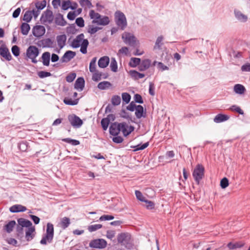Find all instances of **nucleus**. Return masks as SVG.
<instances>
[{
    "instance_id": "nucleus-33",
    "label": "nucleus",
    "mask_w": 250,
    "mask_h": 250,
    "mask_svg": "<svg viewBox=\"0 0 250 250\" xmlns=\"http://www.w3.org/2000/svg\"><path fill=\"white\" fill-rule=\"evenodd\" d=\"M21 28V33L23 35H27L30 29V27L27 23H22Z\"/></svg>"
},
{
    "instance_id": "nucleus-8",
    "label": "nucleus",
    "mask_w": 250,
    "mask_h": 250,
    "mask_svg": "<svg viewBox=\"0 0 250 250\" xmlns=\"http://www.w3.org/2000/svg\"><path fill=\"white\" fill-rule=\"evenodd\" d=\"M115 20L116 24L123 30L127 25V21L125 14L120 11H117L115 13Z\"/></svg>"
},
{
    "instance_id": "nucleus-20",
    "label": "nucleus",
    "mask_w": 250,
    "mask_h": 250,
    "mask_svg": "<svg viewBox=\"0 0 250 250\" xmlns=\"http://www.w3.org/2000/svg\"><path fill=\"white\" fill-rule=\"evenodd\" d=\"M84 80L83 77L78 78L74 84L75 89L82 91L84 86Z\"/></svg>"
},
{
    "instance_id": "nucleus-40",
    "label": "nucleus",
    "mask_w": 250,
    "mask_h": 250,
    "mask_svg": "<svg viewBox=\"0 0 250 250\" xmlns=\"http://www.w3.org/2000/svg\"><path fill=\"white\" fill-rule=\"evenodd\" d=\"M62 141L64 142L70 144L73 146H77L80 144V142L76 140H73L69 138L62 139Z\"/></svg>"
},
{
    "instance_id": "nucleus-4",
    "label": "nucleus",
    "mask_w": 250,
    "mask_h": 250,
    "mask_svg": "<svg viewBox=\"0 0 250 250\" xmlns=\"http://www.w3.org/2000/svg\"><path fill=\"white\" fill-rule=\"evenodd\" d=\"M89 17L92 19V23L99 25L105 26L109 24L110 21L107 16H102L98 13H96L93 10L89 11Z\"/></svg>"
},
{
    "instance_id": "nucleus-15",
    "label": "nucleus",
    "mask_w": 250,
    "mask_h": 250,
    "mask_svg": "<svg viewBox=\"0 0 250 250\" xmlns=\"http://www.w3.org/2000/svg\"><path fill=\"white\" fill-rule=\"evenodd\" d=\"M84 38V35L83 33H81L78 35L72 41L71 45V46L74 48L79 47L81 45V43L83 41L85 40Z\"/></svg>"
},
{
    "instance_id": "nucleus-11",
    "label": "nucleus",
    "mask_w": 250,
    "mask_h": 250,
    "mask_svg": "<svg viewBox=\"0 0 250 250\" xmlns=\"http://www.w3.org/2000/svg\"><path fill=\"white\" fill-rule=\"evenodd\" d=\"M89 245L91 248L102 249L106 247L107 242L103 239H96L91 241Z\"/></svg>"
},
{
    "instance_id": "nucleus-13",
    "label": "nucleus",
    "mask_w": 250,
    "mask_h": 250,
    "mask_svg": "<svg viewBox=\"0 0 250 250\" xmlns=\"http://www.w3.org/2000/svg\"><path fill=\"white\" fill-rule=\"evenodd\" d=\"M122 124H123V122L112 123L109 127V133L113 136H117L121 131L122 132Z\"/></svg>"
},
{
    "instance_id": "nucleus-56",
    "label": "nucleus",
    "mask_w": 250,
    "mask_h": 250,
    "mask_svg": "<svg viewBox=\"0 0 250 250\" xmlns=\"http://www.w3.org/2000/svg\"><path fill=\"white\" fill-rule=\"evenodd\" d=\"M76 77L75 73H70L66 77V81L68 83L72 82Z\"/></svg>"
},
{
    "instance_id": "nucleus-26",
    "label": "nucleus",
    "mask_w": 250,
    "mask_h": 250,
    "mask_svg": "<svg viewBox=\"0 0 250 250\" xmlns=\"http://www.w3.org/2000/svg\"><path fill=\"white\" fill-rule=\"evenodd\" d=\"M26 210V208L21 205H13L10 208V211L12 212H18L24 211Z\"/></svg>"
},
{
    "instance_id": "nucleus-32",
    "label": "nucleus",
    "mask_w": 250,
    "mask_h": 250,
    "mask_svg": "<svg viewBox=\"0 0 250 250\" xmlns=\"http://www.w3.org/2000/svg\"><path fill=\"white\" fill-rule=\"evenodd\" d=\"M235 16V17L237 20L239 21H240L243 22H245L247 21L248 17L247 16L244 15L242 14L241 12L238 11H234Z\"/></svg>"
},
{
    "instance_id": "nucleus-51",
    "label": "nucleus",
    "mask_w": 250,
    "mask_h": 250,
    "mask_svg": "<svg viewBox=\"0 0 250 250\" xmlns=\"http://www.w3.org/2000/svg\"><path fill=\"white\" fill-rule=\"evenodd\" d=\"M144 202L145 203V206L147 209H151L154 208L155 204L152 201L146 200Z\"/></svg>"
},
{
    "instance_id": "nucleus-22",
    "label": "nucleus",
    "mask_w": 250,
    "mask_h": 250,
    "mask_svg": "<svg viewBox=\"0 0 250 250\" xmlns=\"http://www.w3.org/2000/svg\"><path fill=\"white\" fill-rule=\"evenodd\" d=\"M135 115L138 119L146 117V112L144 111V108L141 105H138L135 109Z\"/></svg>"
},
{
    "instance_id": "nucleus-59",
    "label": "nucleus",
    "mask_w": 250,
    "mask_h": 250,
    "mask_svg": "<svg viewBox=\"0 0 250 250\" xmlns=\"http://www.w3.org/2000/svg\"><path fill=\"white\" fill-rule=\"evenodd\" d=\"M135 193L136 198L138 200L142 202H145L146 200L145 198L144 197L141 191L139 190H136Z\"/></svg>"
},
{
    "instance_id": "nucleus-7",
    "label": "nucleus",
    "mask_w": 250,
    "mask_h": 250,
    "mask_svg": "<svg viewBox=\"0 0 250 250\" xmlns=\"http://www.w3.org/2000/svg\"><path fill=\"white\" fill-rule=\"evenodd\" d=\"M40 51L39 48L34 45H30L26 51V57L27 59L31 60L33 63H37L36 58L39 56Z\"/></svg>"
},
{
    "instance_id": "nucleus-1",
    "label": "nucleus",
    "mask_w": 250,
    "mask_h": 250,
    "mask_svg": "<svg viewBox=\"0 0 250 250\" xmlns=\"http://www.w3.org/2000/svg\"><path fill=\"white\" fill-rule=\"evenodd\" d=\"M18 223L22 227L26 229L25 231V238L27 241L32 240L35 236V228L32 223L28 220H18Z\"/></svg>"
},
{
    "instance_id": "nucleus-34",
    "label": "nucleus",
    "mask_w": 250,
    "mask_h": 250,
    "mask_svg": "<svg viewBox=\"0 0 250 250\" xmlns=\"http://www.w3.org/2000/svg\"><path fill=\"white\" fill-rule=\"evenodd\" d=\"M141 62V59L138 58H131L129 62V65L131 67H136L139 66Z\"/></svg>"
},
{
    "instance_id": "nucleus-9",
    "label": "nucleus",
    "mask_w": 250,
    "mask_h": 250,
    "mask_svg": "<svg viewBox=\"0 0 250 250\" xmlns=\"http://www.w3.org/2000/svg\"><path fill=\"white\" fill-rule=\"evenodd\" d=\"M67 118L70 124L75 128L80 127L83 124V121L74 114L68 115Z\"/></svg>"
},
{
    "instance_id": "nucleus-17",
    "label": "nucleus",
    "mask_w": 250,
    "mask_h": 250,
    "mask_svg": "<svg viewBox=\"0 0 250 250\" xmlns=\"http://www.w3.org/2000/svg\"><path fill=\"white\" fill-rule=\"evenodd\" d=\"M0 54L7 61H9L12 59V56L9 52L8 49L5 45H2L0 47Z\"/></svg>"
},
{
    "instance_id": "nucleus-49",
    "label": "nucleus",
    "mask_w": 250,
    "mask_h": 250,
    "mask_svg": "<svg viewBox=\"0 0 250 250\" xmlns=\"http://www.w3.org/2000/svg\"><path fill=\"white\" fill-rule=\"evenodd\" d=\"M71 1L69 0H63L62 4V8L63 10H66L70 8Z\"/></svg>"
},
{
    "instance_id": "nucleus-47",
    "label": "nucleus",
    "mask_w": 250,
    "mask_h": 250,
    "mask_svg": "<svg viewBox=\"0 0 250 250\" xmlns=\"http://www.w3.org/2000/svg\"><path fill=\"white\" fill-rule=\"evenodd\" d=\"M122 97L124 102H125V104H128L129 103L131 99V96L129 94L126 92L123 93L122 94Z\"/></svg>"
},
{
    "instance_id": "nucleus-2",
    "label": "nucleus",
    "mask_w": 250,
    "mask_h": 250,
    "mask_svg": "<svg viewBox=\"0 0 250 250\" xmlns=\"http://www.w3.org/2000/svg\"><path fill=\"white\" fill-rule=\"evenodd\" d=\"M117 241L119 244L124 246L125 248L131 250L134 248L133 240L131 235L127 232H122L117 235Z\"/></svg>"
},
{
    "instance_id": "nucleus-58",
    "label": "nucleus",
    "mask_w": 250,
    "mask_h": 250,
    "mask_svg": "<svg viewBox=\"0 0 250 250\" xmlns=\"http://www.w3.org/2000/svg\"><path fill=\"white\" fill-rule=\"evenodd\" d=\"M229 186V180L228 179L224 177L220 182V186L222 188H225Z\"/></svg>"
},
{
    "instance_id": "nucleus-53",
    "label": "nucleus",
    "mask_w": 250,
    "mask_h": 250,
    "mask_svg": "<svg viewBox=\"0 0 250 250\" xmlns=\"http://www.w3.org/2000/svg\"><path fill=\"white\" fill-rule=\"evenodd\" d=\"M38 75L40 78H44L51 76L50 72L44 71H41L38 72Z\"/></svg>"
},
{
    "instance_id": "nucleus-31",
    "label": "nucleus",
    "mask_w": 250,
    "mask_h": 250,
    "mask_svg": "<svg viewBox=\"0 0 250 250\" xmlns=\"http://www.w3.org/2000/svg\"><path fill=\"white\" fill-rule=\"evenodd\" d=\"M111 85L109 82L103 81L98 83L97 87L100 90H104L109 88Z\"/></svg>"
},
{
    "instance_id": "nucleus-25",
    "label": "nucleus",
    "mask_w": 250,
    "mask_h": 250,
    "mask_svg": "<svg viewBox=\"0 0 250 250\" xmlns=\"http://www.w3.org/2000/svg\"><path fill=\"white\" fill-rule=\"evenodd\" d=\"M109 59L108 57L104 56L101 58L98 61V65L101 68L106 67L109 63Z\"/></svg>"
},
{
    "instance_id": "nucleus-52",
    "label": "nucleus",
    "mask_w": 250,
    "mask_h": 250,
    "mask_svg": "<svg viewBox=\"0 0 250 250\" xmlns=\"http://www.w3.org/2000/svg\"><path fill=\"white\" fill-rule=\"evenodd\" d=\"M229 109L231 111H234L241 115H243L244 114L243 111L241 109V108L239 106H237L235 105H232Z\"/></svg>"
},
{
    "instance_id": "nucleus-27",
    "label": "nucleus",
    "mask_w": 250,
    "mask_h": 250,
    "mask_svg": "<svg viewBox=\"0 0 250 250\" xmlns=\"http://www.w3.org/2000/svg\"><path fill=\"white\" fill-rule=\"evenodd\" d=\"M16 224V222L14 220H12L4 226L3 229L7 233H10L13 231Z\"/></svg>"
},
{
    "instance_id": "nucleus-39",
    "label": "nucleus",
    "mask_w": 250,
    "mask_h": 250,
    "mask_svg": "<svg viewBox=\"0 0 250 250\" xmlns=\"http://www.w3.org/2000/svg\"><path fill=\"white\" fill-rule=\"evenodd\" d=\"M28 144L26 141H22L18 145L19 148L23 152L26 151L28 148Z\"/></svg>"
},
{
    "instance_id": "nucleus-54",
    "label": "nucleus",
    "mask_w": 250,
    "mask_h": 250,
    "mask_svg": "<svg viewBox=\"0 0 250 250\" xmlns=\"http://www.w3.org/2000/svg\"><path fill=\"white\" fill-rule=\"evenodd\" d=\"M80 3L82 6H87L88 8H91L93 5L89 0H80Z\"/></svg>"
},
{
    "instance_id": "nucleus-55",
    "label": "nucleus",
    "mask_w": 250,
    "mask_h": 250,
    "mask_svg": "<svg viewBox=\"0 0 250 250\" xmlns=\"http://www.w3.org/2000/svg\"><path fill=\"white\" fill-rule=\"evenodd\" d=\"M63 102L67 105H74L78 104L77 100H72L71 99H64Z\"/></svg>"
},
{
    "instance_id": "nucleus-18",
    "label": "nucleus",
    "mask_w": 250,
    "mask_h": 250,
    "mask_svg": "<svg viewBox=\"0 0 250 250\" xmlns=\"http://www.w3.org/2000/svg\"><path fill=\"white\" fill-rule=\"evenodd\" d=\"M122 127V132L125 136L129 135L134 130V127L132 125H128L125 122H123L121 125Z\"/></svg>"
},
{
    "instance_id": "nucleus-60",
    "label": "nucleus",
    "mask_w": 250,
    "mask_h": 250,
    "mask_svg": "<svg viewBox=\"0 0 250 250\" xmlns=\"http://www.w3.org/2000/svg\"><path fill=\"white\" fill-rule=\"evenodd\" d=\"M75 22L80 27H83L84 26V21L83 18L79 17L77 18Z\"/></svg>"
},
{
    "instance_id": "nucleus-14",
    "label": "nucleus",
    "mask_w": 250,
    "mask_h": 250,
    "mask_svg": "<svg viewBox=\"0 0 250 250\" xmlns=\"http://www.w3.org/2000/svg\"><path fill=\"white\" fill-rule=\"evenodd\" d=\"M76 56L75 52L68 50L67 51L61 58V62L62 63H66L70 61Z\"/></svg>"
},
{
    "instance_id": "nucleus-37",
    "label": "nucleus",
    "mask_w": 250,
    "mask_h": 250,
    "mask_svg": "<svg viewBox=\"0 0 250 250\" xmlns=\"http://www.w3.org/2000/svg\"><path fill=\"white\" fill-rule=\"evenodd\" d=\"M121 97L118 95H113L111 98V103L114 106L119 105L121 103Z\"/></svg>"
},
{
    "instance_id": "nucleus-42",
    "label": "nucleus",
    "mask_w": 250,
    "mask_h": 250,
    "mask_svg": "<svg viewBox=\"0 0 250 250\" xmlns=\"http://www.w3.org/2000/svg\"><path fill=\"white\" fill-rule=\"evenodd\" d=\"M110 123V120L108 118H104L101 121V125L104 130H106Z\"/></svg>"
},
{
    "instance_id": "nucleus-3",
    "label": "nucleus",
    "mask_w": 250,
    "mask_h": 250,
    "mask_svg": "<svg viewBox=\"0 0 250 250\" xmlns=\"http://www.w3.org/2000/svg\"><path fill=\"white\" fill-rule=\"evenodd\" d=\"M89 17L92 19V23L99 25L105 26L109 24L110 21L107 16H102L98 13H96L93 10L89 11Z\"/></svg>"
},
{
    "instance_id": "nucleus-57",
    "label": "nucleus",
    "mask_w": 250,
    "mask_h": 250,
    "mask_svg": "<svg viewBox=\"0 0 250 250\" xmlns=\"http://www.w3.org/2000/svg\"><path fill=\"white\" fill-rule=\"evenodd\" d=\"M110 67H111V69L112 71L115 72L117 71V69H118L117 63L114 59H113L111 60V63H110Z\"/></svg>"
},
{
    "instance_id": "nucleus-10",
    "label": "nucleus",
    "mask_w": 250,
    "mask_h": 250,
    "mask_svg": "<svg viewBox=\"0 0 250 250\" xmlns=\"http://www.w3.org/2000/svg\"><path fill=\"white\" fill-rule=\"evenodd\" d=\"M54 19L53 13L49 10H46L41 18V21L44 25L50 24Z\"/></svg>"
},
{
    "instance_id": "nucleus-21",
    "label": "nucleus",
    "mask_w": 250,
    "mask_h": 250,
    "mask_svg": "<svg viewBox=\"0 0 250 250\" xmlns=\"http://www.w3.org/2000/svg\"><path fill=\"white\" fill-rule=\"evenodd\" d=\"M66 36L65 34L59 35L57 37V43L60 49L62 48L65 45Z\"/></svg>"
},
{
    "instance_id": "nucleus-44",
    "label": "nucleus",
    "mask_w": 250,
    "mask_h": 250,
    "mask_svg": "<svg viewBox=\"0 0 250 250\" xmlns=\"http://www.w3.org/2000/svg\"><path fill=\"white\" fill-rule=\"evenodd\" d=\"M93 75L92 79L95 82H98L101 80L102 73H100L98 70L92 72Z\"/></svg>"
},
{
    "instance_id": "nucleus-19",
    "label": "nucleus",
    "mask_w": 250,
    "mask_h": 250,
    "mask_svg": "<svg viewBox=\"0 0 250 250\" xmlns=\"http://www.w3.org/2000/svg\"><path fill=\"white\" fill-rule=\"evenodd\" d=\"M55 23L60 26H63L67 24L66 21L64 20L63 15L60 13L58 14L55 18Z\"/></svg>"
},
{
    "instance_id": "nucleus-24",
    "label": "nucleus",
    "mask_w": 250,
    "mask_h": 250,
    "mask_svg": "<svg viewBox=\"0 0 250 250\" xmlns=\"http://www.w3.org/2000/svg\"><path fill=\"white\" fill-rule=\"evenodd\" d=\"M42 63L45 66H49L50 60V53L49 52H44L41 57Z\"/></svg>"
},
{
    "instance_id": "nucleus-62",
    "label": "nucleus",
    "mask_w": 250,
    "mask_h": 250,
    "mask_svg": "<svg viewBox=\"0 0 250 250\" xmlns=\"http://www.w3.org/2000/svg\"><path fill=\"white\" fill-rule=\"evenodd\" d=\"M77 16V14L76 13L75 11H70L68 13L67 18L68 20L72 21L75 19Z\"/></svg>"
},
{
    "instance_id": "nucleus-16",
    "label": "nucleus",
    "mask_w": 250,
    "mask_h": 250,
    "mask_svg": "<svg viewBox=\"0 0 250 250\" xmlns=\"http://www.w3.org/2000/svg\"><path fill=\"white\" fill-rule=\"evenodd\" d=\"M45 29L43 26L37 25L33 28L32 33L33 35L36 37H40L43 35L45 33Z\"/></svg>"
},
{
    "instance_id": "nucleus-48",
    "label": "nucleus",
    "mask_w": 250,
    "mask_h": 250,
    "mask_svg": "<svg viewBox=\"0 0 250 250\" xmlns=\"http://www.w3.org/2000/svg\"><path fill=\"white\" fill-rule=\"evenodd\" d=\"M163 40V37L162 36H159L157 38L156 42H155V46L154 47V49H156V48L160 49V48L162 45V42Z\"/></svg>"
},
{
    "instance_id": "nucleus-64",
    "label": "nucleus",
    "mask_w": 250,
    "mask_h": 250,
    "mask_svg": "<svg viewBox=\"0 0 250 250\" xmlns=\"http://www.w3.org/2000/svg\"><path fill=\"white\" fill-rule=\"evenodd\" d=\"M241 70L244 72H250V63H246L241 66Z\"/></svg>"
},
{
    "instance_id": "nucleus-46",
    "label": "nucleus",
    "mask_w": 250,
    "mask_h": 250,
    "mask_svg": "<svg viewBox=\"0 0 250 250\" xmlns=\"http://www.w3.org/2000/svg\"><path fill=\"white\" fill-rule=\"evenodd\" d=\"M46 1L45 0L41 1H38L35 4L36 8L39 10L43 9L46 6Z\"/></svg>"
},
{
    "instance_id": "nucleus-29",
    "label": "nucleus",
    "mask_w": 250,
    "mask_h": 250,
    "mask_svg": "<svg viewBox=\"0 0 250 250\" xmlns=\"http://www.w3.org/2000/svg\"><path fill=\"white\" fill-rule=\"evenodd\" d=\"M129 74L131 76V77L134 78L135 80L142 79L144 78L145 76L144 74L139 73L138 71L134 70H130Z\"/></svg>"
},
{
    "instance_id": "nucleus-41",
    "label": "nucleus",
    "mask_w": 250,
    "mask_h": 250,
    "mask_svg": "<svg viewBox=\"0 0 250 250\" xmlns=\"http://www.w3.org/2000/svg\"><path fill=\"white\" fill-rule=\"evenodd\" d=\"M149 145V142H146L142 145H138L136 146H131V148H134V151H138L140 150H143L146 148Z\"/></svg>"
},
{
    "instance_id": "nucleus-43",
    "label": "nucleus",
    "mask_w": 250,
    "mask_h": 250,
    "mask_svg": "<svg viewBox=\"0 0 250 250\" xmlns=\"http://www.w3.org/2000/svg\"><path fill=\"white\" fill-rule=\"evenodd\" d=\"M32 18V12L31 11H27L23 16V21L28 22L30 21Z\"/></svg>"
},
{
    "instance_id": "nucleus-12",
    "label": "nucleus",
    "mask_w": 250,
    "mask_h": 250,
    "mask_svg": "<svg viewBox=\"0 0 250 250\" xmlns=\"http://www.w3.org/2000/svg\"><path fill=\"white\" fill-rule=\"evenodd\" d=\"M122 39L124 42L130 46H135L136 44V39L135 37L129 33H125L122 35Z\"/></svg>"
},
{
    "instance_id": "nucleus-30",
    "label": "nucleus",
    "mask_w": 250,
    "mask_h": 250,
    "mask_svg": "<svg viewBox=\"0 0 250 250\" xmlns=\"http://www.w3.org/2000/svg\"><path fill=\"white\" fill-rule=\"evenodd\" d=\"M234 91L238 94H243L246 91L245 87L241 84H236L234 86Z\"/></svg>"
},
{
    "instance_id": "nucleus-23",
    "label": "nucleus",
    "mask_w": 250,
    "mask_h": 250,
    "mask_svg": "<svg viewBox=\"0 0 250 250\" xmlns=\"http://www.w3.org/2000/svg\"><path fill=\"white\" fill-rule=\"evenodd\" d=\"M229 118V117L228 115L222 114H218L215 116L213 119V121L216 123H220L228 120Z\"/></svg>"
},
{
    "instance_id": "nucleus-63",
    "label": "nucleus",
    "mask_w": 250,
    "mask_h": 250,
    "mask_svg": "<svg viewBox=\"0 0 250 250\" xmlns=\"http://www.w3.org/2000/svg\"><path fill=\"white\" fill-rule=\"evenodd\" d=\"M106 236L107 238L112 240L115 236V231L114 230H108L106 232Z\"/></svg>"
},
{
    "instance_id": "nucleus-6",
    "label": "nucleus",
    "mask_w": 250,
    "mask_h": 250,
    "mask_svg": "<svg viewBox=\"0 0 250 250\" xmlns=\"http://www.w3.org/2000/svg\"><path fill=\"white\" fill-rule=\"evenodd\" d=\"M204 167L202 164H197L192 172L193 178L197 184H199L201 180L204 177Z\"/></svg>"
},
{
    "instance_id": "nucleus-35",
    "label": "nucleus",
    "mask_w": 250,
    "mask_h": 250,
    "mask_svg": "<svg viewBox=\"0 0 250 250\" xmlns=\"http://www.w3.org/2000/svg\"><path fill=\"white\" fill-rule=\"evenodd\" d=\"M102 29V27L95 26L93 25H89L88 26L87 32L91 35H92Z\"/></svg>"
},
{
    "instance_id": "nucleus-36",
    "label": "nucleus",
    "mask_w": 250,
    "mask_h": 250,
    "mask_svg": "<svg viewBox=\"0 0 250 250\" xmlns=\"http://www.w3.org/2000/svg\"><path fill=\"white\" fill-rule=\"evenodd\" d=\"M89 42L86 39L83 40V42L81 43V47L80 49V51L83 54H86L87 53V48L88 46Z\"/></svg>"
},
{
    "instance_id": "nucleus-50",
    "label": "nucleus",
    "mask_w": 250,
    "mask_h": 250,
    "mask_svg": "<svg viewBox=\"0 0 250 250\" xmlns=\"http://www.w3.org/2000/svg\"><path fill=\"white\" fill-rule=\"evenodd\" d=\"M11 51L15 57H18L20 55V48L17 45H14L12 47Z\"/></svg>"
},
{
    "instance_id": "nucleus-28",
    "label": "nucleus",
    "mask_w": 250,
    "mask_h": 250,
    "mask_svg": "<svg viewBox=\"0 0 250 250\" xmlns=\"http://www.w3.org/2000/svg\"><path fill=\"white\" fill-rule=\"evenodd\" d=\"M41 42L44 48H52L54 47V42L50 38L42 40Z\"/></svg>"
},
{
    "instance_id": "nucleus-5",
    "label": "nucleus",
    "mask_w": 250,
    "mask_h": 250,
    "mask_svg": "<svg viewBox=\"0 0 250 250\" xmlns=\"http://www.w3.org/2000/svg\"><path fill=\"white\" fill-rule=\"evenodd\" d=\"M54 237V227L50 223H47L46 227V234L43 236L40 241L42 245H46L47 243H50Z\"/></svg>"
},
{
    "instance_id": "nucleus-38",
    "label": "nucleus",
    "mask_w": 250,
    "mask_h": 250,
    "mask_svg": "<svg viewBox=\"0 0 250 250\" xmlns=\"http://www.w3.org/2000/svg\"><path fill=\"white\" fill-rule=\"evenodd\" d=\"M96 61H97L96 57L93 58L92 59V60L91 61L90 64H89L90 72H93L96 71H97V70H96Z\"/></svg>"
},
{
    "instance_id": "nucleus-61",
    "label": "nucleus",
    "mask_w": 250,
    "mask_h": 250,
    "mask_svg": "<svg viewBox=\"0 0 250 250\" xmlns=\"http://www.w3.org/2000/svg\"><path fill=\"white\" fill-rule=\"evenodd\" d=\"M151 62L149 59H145L141 62V63L146 68V69L149 68L151 65Z\"/></svg>"
},
{
    "instance_id": "nucleus-45",
    "label": "nucleus",
    "mask_w": 250,
    "mask_h": 250,
    "mask_svg": "<svg viewBox=\"0 0 250 250\" xmlns=\"http://www.w3.org/2000/svg\"><path fill=\"white\" fill-rule=\"evenodd\" d=\"M102 227L101 224H94L91 225L88 227V230L90 232L95 231Z\"/></svg>"
}]
</instances>
